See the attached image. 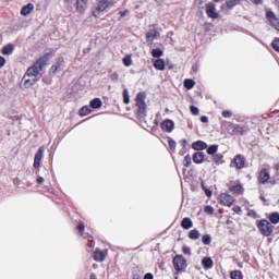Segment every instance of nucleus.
<instances>
[{"mask_svg":"<svg viewBox=\"0 0 279 279\" xmlns=\"http://www.w3.org/2000/svg\"><path fill=\"white\" fill-rule=\"evenodd\" d=\"M50 54L46 53L40 57L32 66L27 69L22 80H24V88H32L34 84L43 77V69L49 64Z\"/></svg>","mask_w":279,"mask_h":279,"instance_id":"obj_1","label":"nucleus"},{"mask_svg":"<svg viewBox=\"0 0 279 279\" xmlns=\"http://www.w3.org/2000/svg\"><path fill=\"white\" fill-rule=\"evenodd\" d=\"M145 93H138L136 96V117L140 121H144L147 117V104H145Z\"/></svg>","mask_w":279,"mask_h":279,"instance_id":"obj_2","label":"nucleus"},{"mask_svg":"<svg viewBox=\"0 0 279 279\" xmlns=\"http://www.w3.org/2000/svg\"><path fill=\"white\" fill-rule=\"evenodd\" d=\"M113 3L110 0H99L97 7L93 9L92 14L96 19H99L101 16V12H107L112 8Z\"/></svg>","mask_w":279,"mask_h":279,"instance_id":"obj_3","label":"nucleus"},{"mask_svg":"<svg viewBox=\"0 0 279 279\" xmlns=\"http://www.w3.org/2000/svg\"><path fill=\"white\" fill-rule=\"evenodd\" d=\"M173 267L175 271H185L187 264L186 258L183 255H175L172 259Z\"/></svg>","mask_w":279,"mask_h":279,"instance_id":"obj_4","label":"nucleus"},{"mask_svg":"<svg viewBox=\"0 0 279 279\" xmlns=\"http://www.w3.org/2000/svg\"><path fill=\"white\" fill-rule=\"evenodd\" d=\"M257 227L264 236H271L274 233V227L267 220H260Z\"/></svg>","mask_w":279,"mask_h":279,"instance_id":"obj_5","label":"nucleus"},{"mask_svg":"<svg viewBox=\"0 0 279 279\" xmlns=\"http://www.w3.org/2000/svg\"><path fill=\"white\" fill-rule=\"evenodd\" d=\"M66 63L64 62V57H59L56 60V63L50 68V72L56 75V73H60V71H64Z\"/></svg>","mask_w":279,"mask_h":279,"instance_id":"obj_6","label":"nucleus"},{"mask_svg":"<svg viewBox=\"0 0 279 279\" xmlns=\"http://www.w3.org/2000/svg\"><path fill=\"white\" fill-rule=\"evenodd\" d=\"M43 156H45V146H40L35 154L33 163L34 169H40V161L43 160Z\"/></svg>","mask_w":279,"mask_h":279,"instance_id":"obj_7","label":"nucleus"},{"mask_svg":"<svg viewBox=\"0 0 279 279\" xmlns=\"http://www.w3.org/2000/svg\"><path fill=\"white\" fill-rule=\"evenodd\" d=\"M206 14L209 19H219V13H217L215 3L209 2L206 4Z\"/></svg>","mask_w":279,"mask_h":279,"instance_id":"obj_8","label":"nucleus"},{"mask_svg":"<svg viewBox=\"0 0 279 279\" xmlns=\"http://www.w3.org/2000/svg\"><path fill=\"white\" fill-rule=\"evenodd\" d=\"M160 128L162 132H168L169 134H171V132H173V130L175 129V123L173 122V120L167 119L160 123Z\"/></svg>","mask_w":279,"mask_h":279,"instance_id":"obj_9","label":"nucleus"},{"mask_svg":"<svg viewBox=\"0 0 279 279\" xmlns=\"http://www.w3.org/2000/svg\"><path fill=\"white\" fill-rule=\"evenodd\" d=\"M220 204L222 206H232V204H234L235 199L232 197V195L228 194V193H222L220 194Z\"/></svg>","mask_w":279,"mask_h":279,"instance_id":"obj_10","label":"nucleus"},{"mask_svg":"<svg viewBox=\"0 0 279 279\" xmlns=\"http://www.w3.org/2000/svg\"><path fill=\"white\" fill-rule=\"evenodd\" d=\"M270 178H271V174H269V170L264 168L259 171L257 180H258L259 184H267V182H269Z\"/></svg>","mask_w":279,"mask_h":279,"instance_id":"obj_11","label":"nucleus"},{"mask_svg":"<svg viewBox=\"0 0 279 279\" xmlns=\"http://www.w3.org/2000/svg\"><path fill=\"white\" fill-rule=\"evenodd\" d=\"M192 149L195 151H204V149H208V144L204 141H196L192 144Z\"/></svg>","mask_w":279,"mask_h":279,"instance_id":"obj_12","label":"nucleus"},{"mask_svg":"<svg viewBox=\"0 0 279 279\" xmlns=\"http://www.w3.org/2000/svg\"><path fill=\"white\" fill-rule=\"evenodd\" d=\"M204 158H206V154H204V151H196L194 153L192 160L195 165H202V162H204Z\"/></svg>","mask_w":279,"mask_h":279,"instance_id":"obj_13","label":"nucleus"},{"mask_svg":"<svg viewBox=\"0 0 279 279\" xmlns=\"http://www.w3.org/2000/svg\"><path fill=\"white\" fill-rule=\"evenodd\" d=\"M86 8H88V0H76V10L81 14L86 12Z\"/></svg>","mask_w":279,"mask_h":279,"instance_id":"obj_14","label":"nucleus"},{"mask_svg":"<svg viewBox=\"0 0 279 279\" xmlns=\"http://www.w3.org/2000/svg\"><path fill=\"white\" fill-rule=\"evenodd\" d=\"M233 162L236 169H243V167H245V157L243 155H236Z\"/></svg>","mask_w":279,"mask_h":279,"instance_id":"obj_15","label":"nucleus"},{"mask_svg":"<svg viewBox=\"0 0 279 279\" xmlns=\"http://www.w3.org/2000/svg\"><path fill=\"white\" fill-rule=\"evenodd\" d=\"M233 132H235V134H240L241 136H245V134H247V132H250V130L245 126H242L241 124H233Z\"/></svg>","mask_w":279,"mask_h":279,"instance_id":"obj_16","label":"nucleus"},{"mask_svg":"<svg viewBox=\"0 0 279 279\" xmlns=\"http://www.w3.org/2000/svg\"><path fill=\"white\" fill-rule=\"evenodd\" d=\"M266 16H267L268 21H270L271 25H274V27H276L279 31V22H278V19L276 17V14H274V12L269 11L266 13Z\"/></svg>","mask_w":279,"mask_h":279,"instance_id":"obj_17","label":"nucleus"},{"mask_svg":"<svg viewBox=\"0 0 279 279\" xmlns=\"http://www.w3.org/2000/svg\"><path fill=\"white\" fill-rule=\"evenodd\" d=\"M158 36V31L156 28L149 29V32L146 33V41L147 43H154V39Z\"/></svg>","mask_w":279,"mask_h":279,"instance_id":"obj_18","label":"nucleus"},{"mask_svg":"<svg viewBox=\"0 0 279 279\" xmlns=\"http://www.w3.org/2000/svg\"><path fill=\"white\" fill-rule=\"evenodd\" d=\"M34 11V3H28L21 9L22 16H27Z\"/></svg>","mask_w":279,"mask_h":279,"instance_id":"obj_19","label":"nucleus"},{"mask_svg":"<svg viewBox=\"0 0 279 279\" xmlns=\"http://www.w3.org/2000/svg\"><path fill=\"white\" fill-rule=\"evenodd\" d=\"M202 265H203L204 269H213L215 262H213V258H210V257H204L202 259Z\"/></svg>","mask_w":279,"mask_h":279,"instance_id":"obj_20","label":"nucleus"},{"mask_svg":"<svg viewBox=\"0 0 279 279\" xmlns=\"http://www.w3.org/2000/svg\"><path fill=\"white\" fill-rule=\"evenodd\" d=\"M181 227L184 230H191V228H193V220H191V218H183L181 221Z\"/></svg>","mask_w":279,"mask_h":279,"instance_id":"obj_21","label":"nucleus"},{"mask_svg":"<svg viewBox=\"0 0 279 279\" xmlns=\"http://www.w3.org/2000/svg\"><path fill=\"white\" fill-rule=\"evenodd\" d=\"M89 106L94 110H97V109L101 108V106H104V102L101 101L100 98H94L93 100H90Z\"/></svg>","mask_w":279,"mask_h":279,"instance_id":"obj_22","label":"nucleus"},{"mask_svg":"<svg viewBox=\"0 0 279 279\" xmlns=\"http://www.w3.org/2000/svg\"><path fill=\"white\" fill-rule=\"evenodd\" d=\"M94 260H96V263H104V260H106V255L101 251H95Z\"/></svg>","mask_w":279,"mask_h":279,"instance_id":"obj_23","label":"nucleus"},{"mask_svg":"<svg viewBox=\"0 0 279 279\" xmlns=\"http://www.w3.org/2000/svg\"><path fill=\"white\" fill-rule=\"evenodd\" d=\"M14 53V45L9 44L2 48V54L3 56H12Z\"/></svg>","mask_w":279,"mask_h":279,"instance_id":"obj_24","label":"nucleus"},{"mask_svg":"<svg viewBox=\"0 0 279 279\" xmlns=\"http://www.w3.org/2000/svg\"><path fill=\"white\" fill-rule=\"evenodd\" d=\"M229 191L234 195H241L243 193V185L236 184L229 187Z\"/></svg>","mask_w":279,"mask_h":279,"instance_id":"obj_25","label":"nucleus"},{"mask_svg":"<svg viewBox=\"0 0 279 279\" xmlns=\"http://www.w3.org/2000/svg\"><path fill=\"white\" fill-rule=\"evenodd\" d=\"M201 236L202 234L197 229H193L189 232V239H192V241H197V239H199Z\"/></svg>","mask_w":279,"mask_h":279,"instance_id":"obj_26","label":"nucleus"},{"mask_svg":"<svg viewBox=\"0 0 279 279\" xmlns=\"http://www.w3.org/2000/svg\"><path fill=\"white\" fill-rule=\"evenodd\" d=\"M183 86H184V88H186V90H193V88H195V81H193L191 78H186L183 82Z\"/></svg>","mask_w":279,"mask_h":279,"instance_id":"obj_27","label":"nucleus"},{"mask_svg":"<svg viewBox=\"0 0 279 279\" xmlns=\"http://www.w3.org/2000/svg\"><path fill=\"white\" fill-rule=\"evenodd\" d=\"M154 68L157 71H165V61L162 59H157L154 62Z\"/></svg>","mask_w":279,"mask_h":279,"instance_id":"obj_28","label":"nucleus"},{"mask_svg":"<svg viewBox=\"0 0 279 279\" xmlns=\"http://www.w3.org/2000/svg\"><path fill=\"white\" fill-rule=\"evenodd\" d=\"M93 110H90V107L84 106L80 109V117H88Z\"/></svg>","mask_w":279,"mask_h":279,"instance_id":"obj_29","label":"nucleus"},{"mask_svg":"<svg viewBox=\"0 0 279 279\" xmlns=\"http://www.w3.org/2000/svg\"><path fill=\"white\" fill-rule=\"evenodd\" d=\"M231 279H243V272L241 270H232L230 272Z\"/></svg>","mask_w":279,"mask_h":279,"instance_id":"obj_30","label":"nucleus"},{"mask_svg":"<svg viewBox=\"0 0 279 279\" xmlns=\"http://www.w3.org/2000/svg\"><path fill=\"white\" fill-rule=\"evenodd\" d=\"M217 151H219V145H211L207 148V154L209 156H215V154H217Z\"/></svg>","mask_w":279,"mask_h":279,"instance_id":"obj_31","label":"nucleus"},{"mask_svg":"<svg viewBox=\"0 0 279 279\" xmlns=\"http://www.w3.org/2000/svg\"><path fill=\"white\" fill-rule=\"evenodd\" d=\"M213 160H214L215 165H221V162H223V155L215 154V155H213Z\"/></svg>","mask_w":279,"mask_h":279,"instance_id":"obj_32","label":"nucleus"},{"mask_svg":"<svg viewBox=\"0 0 279 279\" xmlns=\"http://www.w3.org/2000/svg\"><path fill=\"white\" fill-rule=\"evenodd\" d=\"M269 221L270 223H274V225L279 223V214L278 213L270 214Z\"/></svg>","mask_w":279,"mask_h":279,"instance_id":"obj_33","label":"nucleus"},{"mask_svg":"<svg viewBox=\"0 0 279 279\" xmlns=\"http://www.w3.org/2000/svg\"><path fill=\"white\" fill-rule=\"evenodd\" d=\"M162 50L160 48H156L151 50L153 58H162Z\"/></svg>","mask_w":279,"mask_h":279,"instance_id":"obj_34","label":"nucleus"},{"mask_svg":"<svg viewBox=\"0 0 279 279\" xmlns=\"http://www.w3.org/2000/svg\"><path fill=\"white\" fill-rule=\"evenodd\" d=\"M202 242L204 243V245H210V243H213V238L210 236V234H205L202 238Z\"/></svg>","mask_w":279,"mask_h":279,"instance_id":"obj_35","label":"nucleus"},{"mask_svg":"<svg viewBox=\"0 0 279 279\" xmlns=\"http://www.w3.org/2000/svg\"><path fill=\"white\" fill-rule=\"evenodd\" d=\"M191 162H192V159H191V155H186L183 159V166L189 169V167H191Z\"/></svg>","mask_w":279,"mask_h":279,"instance_id":"obj_36","label":"nucleus"},{"mask_svg":"<svg viewBox=\"0 0 279 279\" xmlns=\"http://www.w3.org/2000/svg\"><path fill=\"white\" fill-rule=\"evenodd\" d=\"M123 101L124 104H130V92L128 90V88L123 89Z\"/></svg>","mask_w":279,"mask_h":279,"instance_id":"obj_37","label":"nucleus"},{"mask_svg":"<svg viewBox=\"0 0 279 279\" xmlns=\"http://www.w3.org/2000/svg\"><path fill=\"white\" fill-rule=\"evenodd\" d=\"M168 145H169V147H170V149H171L172 151H175V145H177V143H175V141H174L173 138H171V137L168 138Z\"/></svg>","mask_w":279,"mask_h":279,"instance_id":"obj_38","label":"nucleus"},{"mask_svg":"<svg viewBox=\"0 0 279 279\" xmlns=\"http://www.w3.org/2000/svg\"><path fill=\"white\" fill-rule=\"evenodd\" d=\"M271 47L275 51H277L279 53V38H275L272 44H271Z\"/></svg>","mask_w":279,"mask_h":279,"instance_id":"obj_39","label":"nucleus"},{"mask_svg":"<svg viewBox=\"0 0 279 279\" xmlns=\"http://www.w3.org/2000/svg\"><path fill=\"white\" fill-rule=\"evenodd\" d=\"M124 66H132V57L128 56L123 58Z\"/></svg>","mask_w":279,"mask_h":279,"instance_id":"obj_40","label":"nucleus"},{"mask_svg":"<svg viewBox=\"0 0 279 279\" xmlns=\"http://www.w3.org/2000/svg\"><path fill=\"white\" fill-rule=\"evenodd\" d=\"M238 3H239V0H227V8L232 10V8H234V5H236Z\"/></svg>","mask_w":279,"mask_h":279,"instance_id":"obj_41","label":"nucleus"},{"mask_svg":"<svg viewBox=\"0 0 279 279\" xmlns=\"http://www.w3.org/2000/svg\"><path fill=\"white\" fill-rule=\"evenodd\" d=\"M190 110H191L192 114H194V117H197L199 114V108H197L195 106H191Z\"/></svg>","mask_w":279,"mask_h":279,"instance_id":"obj_42","label":"nucleus"},{"mask_svg":"<svg viewBox=\"0 0 279 279\" xmlns=\"http://www.w3.org/2000/svg\"><path fill=\"white\" fill-rule=\"evenodd\" d=\"M247 217H252L253 219H256V217H258V214H256V210L250 209L247 211Z\"/></svg>","mask_w":279,"mask_h":279,"instance_id":"obj_43","label":"nucleus"},{"mask_svg":"<svg viewBox=\"0 0 279 279\" xmlns=\"http://www.w3.org/2000/svg\"><path fill=\"white\" fill-rule=\"evenodd\" d=\"M110 80H111V82H119V73L113 72V73L110 75Z\"/></svg>","mask_w":279,"mask_h":279,"instance_id":"obj_44","label":"nucleus"},{"mask_svg":"<svg viewBox=\"0 0 279 279\" xmlns=\"http://www.w3.org/2000/svg\"><path fill=\"white\" fill-rule=\"evenodd\" d=\"M205 213L207 214V215H213V213H215V208H213V206H206L205 207Z\"/></svg>","mask_w":279,"mask_h":279,"instance_id":"obj_45","label":"nucleus"},{"mask_svg":"<svg viewBox=\"0 0 279 279\" xmlns=\"http://www.w3.org/2000/svg\"><path fill=\"white\" fill-rule=\"evenodd\" d=\"M222 117L225 119H230V117H232V111H228V110L222 111Z\"/></svg>","mask_w":279,"mask_h":279,"instance_id":"obj_46","label":"nucleus"},{"mask_svg":"<svg viewBox=\"0 0 279 279\" xmlns=\"http://www.w3.org/2000/svg\"><path fill=\"white\" fill-rule=\"evenodd\" d=\"M183 254H186L187 256H191V247L189 246H183L182 247Z\"/></svg>","mask_w":279,"mask_h":279,"instance_id":"obj_47","label":"nucleus"},{"mask_svg":"<svg viewBox=\"0 0 279 279\" xmlns=\"http://www.w3.org/2000/svg\"><path fill=\"white\" fill-rule=\"evenodd\" d=\"M76 228H77L78 232H81V234H84V228H85L84 222L78 223V226Z\"/></svg>","mask_w":279,"mask_h":279,"instance_id":"obj_48","label":"nucleus"},{"mask_svg":"<svg viewBox=\"0 0 279 279\" xmlns=\"http://www.w3.org/2000/svg\"><path fill=\"white\" fill-rule=\"evenodd\" d=\"M232 210H233V213L239 215V213H241V206H233Z\"/></svg>","mask_w":279,"mask_h":279,"instance_id":"obj_49","label":"nucleus"},{"mask_svg":"<svg viewBox=\"0 0 279 279\" xmlns=\"http://www.w3.org/2000/svg\"><path fill=\"white\" fill-rule=\"evenodd\" d=\"M5 66V58L0 57V69H3Z\"/></svg>","mask_w":279,"mask_h":279,"instance_id":"obj_50","label":"nucleus"},{"mask_svg":"<svg viewBox=\"0 0 279 279\" xmlns=\"http://www.w3.org/2000/svg\"><path fill=\"white\" fill-rule=\"evenodd\" d=\"M192 71L194 72V73H197V71H199V64H194L193 66H192Z\"/></svg>","mask_w":279,"mask_h":279,"instance_id":"obj_51","label":"nucleus"},{"mask_svg":"<svg viewBox=\"0 0 279 279\" xmlns=\"http://www.w3.org/2000/svg\"><path fill=\"white\" fill-rule=\"evenodd\" d=\"M205 191V195L207 196V197H213V191H210V190H208V189H206V190H204Z\"/></svg>","mask_w":279,"mask_h":279,"instance_id":"obj_52","label":"nucleus"},{"mask_svg":"<svg viewBox=\"0 0 279 279\" xmlns=\"http://www.w3.org/2000/svg\"><path fill=\"white\" fill-rule=\"evenodd\" d=\"M144 279H154V274L147 272V274L144 276Z\"/></svg>","mask_w":279,"mask_h":279,"instance_id":"obj_53","label":"nucleus"},{"mask_svg":"<svg viewBox=\"0 0 279 279\" xmlns=\"http://www.w3.org/2000/svg\"><path fill=\"white\" fill-rule=\"evenodd\" d=\"M274 169L277 172V175H279V161L274 163Z\"/></svg>","mask_w":279,"mask_h":279,"instance_id":"obj_54","label":"nucleus"},{"mask_svg":"<svg viewBox=\"0 0 279 279\" xmlns=\"http://www.w3.org/2000/svg\"><path fill=\"white\" fill-rule=\"evenodd\" d=\"M201 121H202V123H208V117L202 116Z\"/></svg>","mask_w":279,"mask_h":279,"instance_id":"obj_55","label":"nucleus"},{"mask_svg":"<svg viewBox=\"0 0 279 279\" xmlns=\"http://www.w3.org/2000/svg\"><path fill=\"white\" fill-rule=\"evenodd\" d=\"M128 10H125V11H120L119 12V14H120V16L123 19V16H126L128 15Z\"/></svg>","mask_w":279,"mask_h":279,"instance_id":"obj_56","label":"nucleus"},{"mask_svg":"<svg viewBox=\"0 0 279 279\" xmlns=\"http://www.w3.org/2000/svg\"><path fill=\"white\" fill-rule=\"evenodd\" d=\"M252 3H254L255 5H260V3H263V0H251Z\"/></svg>","mask_w":279,"mask_h":279,"instance_id":"obj_57","label":"nucleus"},{"mask_svg":"<svg viewBox=\"0 0 279 279\" xmlns=\"http://www.w3.org/2000/svg\"><path fill=\"white\" fill-rule=\"evenodd\" d=\"M43 182H45V178L43 177L37 178V184H43Z\"/></svg>","mask_w":279,"mask_h":279,"instance_id":"obj_58","label":"nucleus"},{"mask_svg":"<svg viewBox=\"0 0 279 279\" xmlns=\"http://www.w3.org/2000/svg\"><path fill=\"white\" fill-rule=\"evenodd\" d=\"M187 143H189V142H187L186 140H182V141H181L182 147H186Z\"/></svg>","mask_w":279,"mask_h":279,"instance_id":"obj_59","label":"nucleus"},{"mask_svg":"<svg viewBox=\"0 0 279 279\" xmlns=\"http://www.w3.org/2000/svg\"><path fill=\"white\" fill-rule=\"evenodd\" d=\"M89 279H97V275L92 274V275L89 276Z\"/></svg>","mask_w":279,"mask_h":279,"instance_id":"obj_60","label":"nucleus"},{"mask_svg":"<svg viewBox=\"0 0 279 279\" xmlns=\"http://www.w3.org/2000/svg\"><path fill=\"white\" fill-rule=\"evenodd\" d=\"M83 53H90V48L84 49Z\"/></svg>","mask_w":279,"mask_h":279,"instance_id":"obj_61","label":"nucleus"},{"mask_svg":"<svg viewBox=\"0 0 279 279\" xmlns=\"http://www.w3.org/2000/svg\"><path fill=\"white\" fill-rule=\"evenodd\" d=\"M201 186H202L203 191L206 190V185L204 184V181H202Z\"/></svg>","mask_w":279,"mask_h":279,"instance_id":"obj_62","label":"nucleus"},{"mask_svg":"<svg viewBox=\"0 0 279 279\" xmlns=\"http://www.w3.org/2000/svg\"><path fill=\"white\" fill-rule=\"evenodd\" d=\"M88 241H93V236H89Z\"/></svg>","mask_w":279,"mask_h":279,"instance_id":"obj_63","label":"nucleus"},{"mask_svg":"<svg viewBox=\"0 0 279 279\" xmlns=\"http://www.w3.org/2000/svg\"><path fill=\"white\" fill-rule=\"evenodd\" d=\"M260 199L265 201V197H264V196H260Z\"/></svg>","mask_w":279,"mask_h":279,"instance_id":"obj_64","label":"nucleus"}]
</instances>
